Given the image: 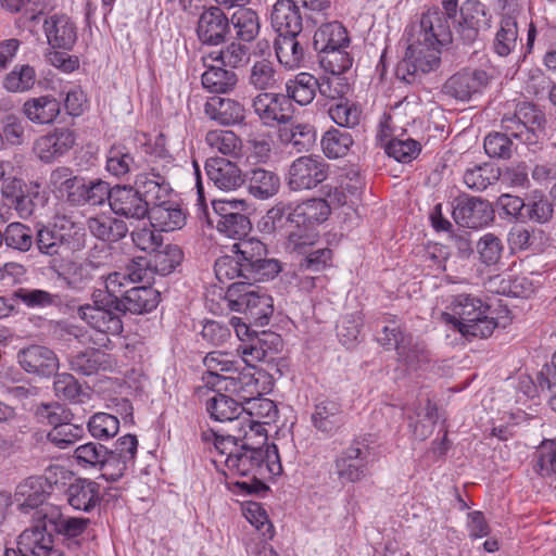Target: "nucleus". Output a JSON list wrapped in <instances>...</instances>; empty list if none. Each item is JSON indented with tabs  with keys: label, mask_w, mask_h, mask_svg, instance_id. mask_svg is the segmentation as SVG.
<instances>
[{
	"label": "nucleus",
	"mask_w": 556,
	"mask_h": 556,
	"mask_svg": "<svg viewBox=\"0 0 556 556\" xmlns=\"http://www.w3.org/2000/svg\"><path fill=\"white\" fill-rule=\"evenodd\" d=\"M534 470L542 477H556V442L548 441L542 444L536 452Z\"/></svg>",
	"instance_id": "64"
},
{
	"label": "nucleus",
	"mask_w": 556,
	"mask_h": 556,
	"mask_svg": "<svg viewBox=\"0 0 556 556\" xmlns=\"http://www.w3.org/2000/svg\"><path fill=\"white\" fill-rule=\"evenodd\" d=\"M441 48L415 39L408 45L404 58L397 63L396 77L407 84L415 83L419 74H427L439 68Z\"/></svg>",
	"instance_id": "7"
},
{
	"label": "nucleus",
	"mask_w": 556,
	"mask_h": 556,
	"mask_svg": "<svg viewBox=\"0 0 556 556\" xmlns=\"http://www.w3.org/2000/svg\"><path fill=\"white\" fill-rule=\"evenodd\" d=\"M298 0H277L270 13V23L278 35H300L303 16Z\"/></svg>",
	"instance_id": "25"
},
{
	"label": "nucleus",
	"mask_w": 556,
	"mask_h": 556,
	"mask_svg": "<svg viewBox=\"0 0 556 556\" xmlns=\"http://www.w3.org/2000/svg\"><path fill=\"white\" fill-rule=\"evenodd\" d=\"M105 168L110 175L123 179L131 173L143 169V163L129 147L115 143L106 153Z\"/></svg>",
	"instance_id": "27"
},
{
	"label": "nucleus",
	"mask_w": 556,
	"mask_h": 556,
	"mask_svg": "<svg viewBox=\"0 0 556 556\" xmlns=\"http://www.w3.org/2000/svg\"><path fill=\"white\" fill-rule=\"evenodd\" d=\"M363 318L359 313L346 314L337 326V334L340 342L348 349L353 348L359 341Z\"/></svg>",
	"instance_id": "63"
},
{
	"label": "nucleus",
	"mask_w": 556,
	"mask_h": 556,
	"mask_svg": "<svg viewBox=\"0 0 556 556\" xmlns=\"http://www.w3.org/2000/svg\"><path fill=\"white\" fill-rule=\"evenodd\" d=\"M205 115L223 126L241 124L245 118L243 105L229 98L213 97L204 105Z\"/></svg>",
	"instance_id": "29"
},
{
	"label": "nucleus",
	"mask_w": 556,
	"mask_h": 556,
	"mask_svg": "<svg viewBox=\"0 0 556 556\" xmlns=\"http://www.w3.org/2000/svg\"><path fill=\"white\" fill-rule=\"evenodd\" d=\"M76 142L74 130L60 127L40 136L34 142L33 150L43 163H51L65 155Z\"/></svg>",
	"instance_id": "19"
},
{
	"label": "nucleus",
	"mask_w": 556,
	"mask_h": 556,
	"mask_svg": "<svg viewBox=\"0 0 556 556\" xmlns=\"http://www.w3.org/2000/svg\"><path fill=\"white\" fill-rule=\"evenodd\" d=\"M47 481L40 476H30L22 480L12 495V504L18 511L29 514L34 510L33 519L37 518V511L49 506Z\"/></svg>",
	"instance_id": "16"
},
{
	"label": "nucleus",
	"mask_w": 556,
	"mask_h": 556,
	"mask_svg": "<svg viewBox=\"0 0 556 556\" xmlns=\"http://www.w3.org/2000/svg\"><path fill=\"white\" fill-rule=\"evenodd\" d=\"M202 439L213 442L216 456L213 463L224 464L232 476L248 477V481H237L235 484L245 494L258 493L267 489L263 480L269 476L282 472L278 448L275 444L267 445L266 450L248 448L249 445H239L235 434H219L215 430H206Z\"/></svg>",
	"instance_id": "1"
},
{
	"label": "nucleus",
	"mask_w": 556,
	"mask_h": 556,
	"mask_svg": "<svg viewBox=\"0 0 556 556\" xmlns=\"http://www.w3.org/2000/svg\"><path fill=\"white\" fill-rule=\"evenodd\" d=\"M252 108L262 124L267 127L286 125L292 118V104L282 93L261 92L253 99Z\"/></svg>",
	"instance_id": "14"
},
{
	"label": "nucleus",
	"mask_w": 556,
	"mask_h": 556,
	"mask_svg": "<svg viewBox=\"0 0 556 556\" xmlns=\"http://www.w3.org/2000/svg\"><path fill=\"white\" fill-rule=\"evenodd\" d=\"M35 415L39 422L55 428L65 421H72L73 413L59 402L41 403L37 406Z\"/></svg>",
	"instance_id": "62"
},
{
	"label": "nucleus",
	"mask_w": 556,
	"mask_h": 556,
	"mask_svg": "<svg viewBox=\"0 0 556 556\" xmlns=\"http://www.w3.org/2000/svg\"><path fill=\"white\" fill-rule=\"evenodd\" d=\"M233 255L215 261L214 271L220 283L238 278L237 282H261L274 279L281 270L277 260L267 257L265 244L249 238L232 245Z\"/></svg>",
	"instance_id": "2"
},
{
	"label": "nucleus",
	"mask_w": 556,
	"mask_h": 556,
	"mask_svg": "<svg viewBox=\"0 0 556 556\" xmlns=\"http://www.w3.org/2000/svg\"><path fill=\"white\" fill-rule=\"evenodd\" d=\"M160 302V292L152 287H131L123 294L119 307L123 315L126 312L131 314H144L156 308Z\"/></svg>",
	"instance_id": "32"
},
{
	"label": "nucleus",
	"mask_w": 556,
	"mask_h": 556,
	"mask_svg": "<svg viewBox=\"0 0 556 556\" xmlns=\"http://www.w3.org/2000/svg\"><path fill=\"white\" fill-rule=\"evenodd\" d=\"M367 438L356 437L334 458V471L338 478L348 483H357L368 476Z\"/></svg>",
	"instance_id": "10"
},
{
	"label": "nucleus",
	"mask_w": 556,
	"mask_h": 556,
	"mask_svg": "<svg viewBox=\"0 0 556 556\" xmlns=\"http://www.w3.org/2000/svg\"><path fill=\"white\" fill-rule=\"evenodd\" d=\"M311 422L316 431L327 437L334 435L345 422L342 404L337 399H316Z\"/></svg>",
	"instance_id": "20"
},
{
	"label": "nucleus",
	"mask_w": 556,
	"mask_h": 556,
	"mask_svg": "<svg viewBox=\"0 0 556 556\" xmlns=\"http://www.w3.org/2000/svg\"><path fill=\"white\" fill-rule=\"evenodd\" d=\"M207 59L219 62L224 66L236 68L248 63L250 51L245 45L232 41L219 51L211 52L206 58H203L204 64Z\"/></svg>",
	"instance_id": "53"
},
{
	"label": "nucleus",
	"mask_w": 556,
	"mask_h": 556,
	"mask_svg": "<svg viewBox=\"0 0 556 556\" xmlns=\"http://www.w3.org/2000/svg\"><path fill=\"white\" fill-rule=\"evenodd\" d=\"M448 308L451 312L443 313L442 319L467 340L485 339L497 327L495 317L490 315V305L477 295L469 293L453 295Z\"/></svg>",
	"instance_id": "3"
},
{
	"label": "nucleus",
	"mask_w": 556,
	"mask_h": 556,
	"mask_svg": "<svg viewBox=\"0 0 556 556\" xmlns=\"http://www.w3.org/2000/svg\"><path fill=\"white\" fill-rule=\"evenodd\" d=\"M518 40V25L516 17L509 14L502 16L498 29L493 40V50L500 56L510 54Z\"/></svg>",
	"instance_id": "45"
},
{
	"label": "nucleus",
	"mask_w": 556,
	"mask_h": 556,
	"mask_svg": "<svg viewBox=\"0 0 556 556\" xmlns=\"http://www.w3.org/2000/svg\"><path fill=\"white\" fill-rule=\"evenodd\" d=\"M119 420L108 413H97L88 421V431L97 440H109L117 434Z\"/></svg>",
	"instance_id": "60"
},
{
	"label": "nucleus",
	"mask_w": 556,
	"mask_h": 556,
	"mask_svg": "<svg viewBox=\"0 0 556 556\" xmlns=\"http://www.w3.org/2000/svg\"><path fill=\"white\" fill-rule=\"evenodd\" d=\"M501 177V169L495 164L483 163L467 168L464 173V184L473 191H484L489 186L494 185Z\"/></svg>",
	"instance_id": "46"
},
{
	"label": "nucleus",
	"mask_w": 556,
	"mask_h": 556,
	"mask_svg": "<svg viewBox=\"0 0 556 556\" xmlns=\"http://www.w3.org/2000/svg\"><path fill=\"white\" fill-rule=\"evenodd\" d=\"M279 140L283 144H291L296 152L308 151L316 141V130L309 124H293L290 127H281L278 132Z\"/></svg>",
	"instance_id": "44"
},
{
	"label": "nucleus",
	"mask_w": 556,
	"mask_h": 556,
	"mask_svg": "<svg viewBox=\"0 0 556 556\" xmlns=\"http://www.w3.org/2000/svg\"><path fill=\"white\" fill-rule=\"evenodd\" d=\"M230 22L219 7H208L200 14L197 24V37L202 45L218 46L229 34Z\"/></svg>",
	"instance_id": "18"
},
{
	"label": "nucleus",
	"mask_w": 556,
	"mask_h": 556,
	"mask_svg": "<svg viewBox=\"0 0 556 556\" xmlns=\"http://www.w3.org/2000/svg\"><path fill=\"white\" fill-rule=\"evenodd\" d=\"M184 252L177 244H163L151 255L149 265L162 276L168 275L180 265Z\"/></svg>",
	"instance_id": "51"
},
{
	"label": "nucleus",
	"mask_w": 556,
	"mask_h": 556,
	"mask_svg": "<svg viewBox=\"0 0 556 556\" xmlns=\"http://www.w3.org/2000/svg\"><path fill=\"white\" fill-rule=\"evenodd\" d=\"M108 364V355L97 349L78 352L70 359L71 369L85 376H91L100 369H105Z\"/></svg>",
	"instance_id": "48"
},
{
	"label": "nucleus",
	"mask_w": 556,
	"mask_h": 556,
	"mask_svg": "<svg viewBox=\"0 0 556 556\" xmlns=\"http://www.w3.org/2000/svg\"><path fill=\"white\" fill-rule=\"evenodd\" d=\"M42 28L48 45L54 50L70 51L77 40L76 24L64 13L48 16Z\"/></svg>",
	"instance_id": "22"
},
{
	"label": "nucleus",
	"mask_w": 556,
	"mask_h": 556,
	"mask_svg": "<svg viewBox=\"0 0 556 556\" xmlns=\"http://www.w3.org/2000/svg\"><path fill=\"white\" fill-rule=\"evenodd\" d=\"M143 273L141 269L131 270L128 268L127 273L114 271L106 276L104 281L105 290L97 289L100 291L102 298L108 301L114 300V304L119 305L123 294L130 283L142 281Z\"/></svg>",
	"instance_id": "40"
},
{
	"label": "nucleus",
	"mask_w": 556,
	"mask_h": 556,
	"mask_svg": "<svg viewBox=\"0 0 556 556\" xmlns=\"http://www.w3.org/2000/svg\"><path fill=\"white\" fill-rule=\"evenodd\" d=\"M254 283H230L226 289L225 301L231 311L244 314L247 319L263 327L268 324L273 315L274 301L269 294Z\"/></svg>",
	"instance_id": "5"
},
{
	"label": "nucleus",
	"mask_w": 556,
	"mask_h": 556,
	"mask_svg": "<svg viewBox=\"0 0 556 556\" xmlns=\"http://www.w3.org/2000/svg\"><path fill=\"white\" fill-rule=\"evenodd\" d=\"M68 504L76 510L91 511L101 502V486L90 479H76L67 490Z\"/></svg>",
	"instance_id": "28"
},
{
	"label": "nucleus",
	"mask_w": 556,
	"mask_h": 556,
	"mask_svg": "<svg viewBox=\"0 0 556 556\" xmlns=\"http://www.w3.org/2000/svg\"><path fill=\"white\" fill-rule=\"evenodd\" d=\"M64 250L70 252L81 251L86 247V231L84 227L65 215H56L51 224Z\"/></svg>",
	"instance_id": "35"
},
{
	"label": "nucleus",
	"mask_w": 556,
	"mask_h": 556,
	"mask_svg": "<svg viewBox=\"0 0 556 556\" xmlns=\"http://www.w3.org/2000/svg\"><path fill=\"white\" fill-rule=\"evenodd\" d=\"M399 361L403 362L407 367L417 369L422 364L430 361L429 352L421 343L414 342L413 337L409 336L404 344H401L396 350Z\"/></svg>",
	"instance_id": "61"
},
{
	"label": "nucleus",
	"mask_w": 556,
	"mask_h": 556,
	"mask_svg": "<svg viewBox=\"0 0 556 556\" xmlns=\"http://www.w3.org/2000/svg\"><path fill=\"white\" fill-rule=\"evenodd\" d=\"M251 368L243 370H235L232 375H229V382L226 386V392L237 395V400L243 405L252 397L262 395L263 389L260 387V378L255 376V372Z\"/></svg>",
	"instance_id": "37"
},
{
	"label": "nucleus",
	"mask_w": 556,
	"mask_h": 556,
	"mask_svg": "<svg viewBox=\"0 0 556 556\" xmlns=\"http://www.w3.org/2000/svg\"><path fill=\"white\" fill-rule=\"evenodd\" d=\"M37 80L36 71L28 64H17L2 80L3 88L13 93H23L33 89Z\"/></svg>",
	"instance_id": "49"
},
{
	"label": "nucleus",
	"mask_w": 556,
	"mask_h": 556,
	"mask_svg": "<svg viewBox=\"0 0 556 556\" xmlns=\"http://www.w3.org/2000/svg\"><path fill=\"white\" fill-rule=\"evenodd\" d=\"M330 207L326 199L312 198L288 205L289 233L286 249L290 253H305L318 238L316 227L328 219Z\"/></svg>",
	"instance_id": "4"
},
{
	"label": "nucleus",
	"mask_w": 556,
	"mask_h": 556,
	"mask_svg": "<svg viewBox=\"0 0 556 556\" xmlns=\"http://www.w3.org/2000/svg\"><path fill=\"white\" fill-rule=\"evenodd\" d=\"M208 180L219 190L233 191L245 184L240 167L225 157H210L205 162Z\"/></svg>",
	"instance_id": "24"
},
{
	"label": "nucleus",
	"mask_w": 556,
	"mask_h": 556,
	"mask_svg": "<svg viewBox=\"0 0 556 556\" xmlns=\"http://www.w3.org/2000/svg\"><path fill=\"white\" fill-rule=\"evenodd\" d=\"M489 84L485 71H463L452 75L443 85V92L459 101H468Z\"/></svg>",
	"instance_id": "21"
},
{
	"label": "nucleus",
	"mask_w": 556,
	"mask_h": 556,
	"mask_svg": "<svg viewBox=\"0 0 556 556\" xmlns=\"http://www.w3.org/2000/svg\"><path fill=\"white\" fill-rule=\"evenodd\" d=\"M111 211L128 220H142L150 213V207L141 193L130 185H115L109 198Z\"/></svg>",
	"instance_id": "13"
},
{
	"label": "nucleus",
	"mask_w": 556,
	"mask_h": 556,
	"mask_svg": "<svg viewBox=\"0 0 556 556\" xmlns=\"http://www.w3.org/2000/svg\"><path fill=\"white\" fill-rule=\"evenodd\" d=\"M319 27L314 34L313 45L316 51H327L350 46L346 28L338 21L318 22Z\"/></svg>",
	"instance_id": "33"
},
{
	"label": "nucleus",
	"mask_w": 556,
	"mask_h": 556,
	"mask_svg": "<svg viewBox=\"0 0 556 556\" xmlns=\"http://www.w3.org/2000/svg\"><path fill=\"white\" fill-rule=\"evenodd\" d=\"M280 74L270 60L255 61L249 70L248 83L254 89L266 92L279 86Z\"/></svg>",
	"instance_id": "42"
},
{
	"label": "nucleus",
	"mask_w": 556,
	"mask_h": 556,
	"mask_svg": "<svg viewBox=\"0 0 556 556\" xmlns=\"http://www.w3.org/2000/svg\"><path fill=\"white\" fill-rule=\"evenodd\" d=\"M353 142L350 132L330 128L324 134L320 144L328 159H339L348 154Z\"/></svg>",
	"instance_id": "52"
},
{
	"label": "nucleus",
	"mask_w": 556,
	"mask_h": 556,
	"mask_svg": "<svg viewBox=\"0 0 556 556\" xmlns=\"http://www.w3.org/2000/svg\"><path fill=\"white\" fill-rule=\"evenodd\" d=\"M3 236L5 245L20 252H28L34 245L33 229L20 222L9 224L3 231Z\"/></svg>",
	"instance_id": "55"
},
{
	"label": "nucleus",
	"mask_w": 556,
	"mask_h": 556,
	"mask_svg": "<svg viewBox=\"0 0 556 556\" xmlns=\"http://www.w3.org/2000/svg\"><path fill=\"white\" fill-rule=\"evenodd\" d=\"M416 38L441 49L452 43L453 34L447 16L438 9L424 13L420 17Z\"/></svg>",
	"instance_id": "23"
},
{
	"label": "nucleus",
	"mask_w": 556,
	"mask_h": 556,
	"mask_svg": "<svg viewBox=\"0 0 556 556\" xmlns=\"http://www.w3.org/2000/svg\"><path fill=\"white\" fill-rule=\"evenodd\" d=\"M318 78L314 75L302 72L286 83L285 97L289 98V102L294 101L300 105L309 104L317 92Z\"/></svg>",
	"instance_id": "39"
},
{
	"label": "nucleus",
	"mask_w": 556,
	"mask_h": 556,
	"mask_svg": "<svg viewBox=\"0 0 556 556\" xmlns=\"http://www.w3.org/2000/svg\"><path fill=\"white\" fill-rule=\"evenodd\" d=\"M296 37L290 34L278 35L274 43L279 63L288 70L300 67L304 60V49Z\"/></svg>",
	"instance_id": "43"
},
{
	"label": "nucleus",
	"mask_w": 556,
	"mask_h": 556,
	"mask_svg": "<svg viewBox=\"0 0 556 556\" xmlns=\"http://www.w3.org/2000/svg\"><path fill=\"white\" fill-rule=\"evenodd\" d=\"M453 218L462 227L478 229L493 220L494 211L488 200L466 195L456 200Z\"/></svg>",
	"instance_id": "15"
},
{
	"label": "nucleus",
	"mask_w": 556,
	"mask_h": 556,
	"mask_svg": "<svg viewBox=\"0 0 556 556\" xmlns=\"http://www.w3.org/2000/svg\"><path fill=\"white\" fill-rule=\"evenodd\" d=\"M251 227L249 217L241 212L216 220L217 231L227 238L238 240V242L247 240L245 237Z\"/></svg>",
	"instance_id": "56"
},
{
	"label": "nucleus",
	"mask_w": 556,
	"mask_h": 556,
	"mask_svg": "<svg viewBox=\"0 0 556 556\" xmlns=\"http://www.w3.org/2000/svg\"><path fill=\"white\" fill-rule=\"evenodd\" d=\"M39 513L46 519L52 533L60 536L62 544L70 552L75 553L80 548L84 534L90 523L88 518L64 516L55 506H47Z\"/></svg>",
	"instance_id": "11"
},
{
	"label": "nucleus",
	"mask_w": 556,
	"mask_h": 556,
	"mask_svg": "<svg viewBox=\"0 0 556 556\" xmlns=\"http://www.w3.org/2000/svg\"><path fill=\"white\" fill-rule=\"evenodd\" d=\"M134 186L146 200L148 207L166 201L172 192L166 178L153 168L149 172L137 173Z\"/></svg>",
	"instance_id": "26"
},
{
	"label": "nucleus",
	"mask_w": 556,
	"mask_h": 556,
	"mask_svg": "<svg viewBox=\"0 0 556 556\" xmlns=\"http://www.w3.org/2000/svg\"><path fill=\"white\" fill-rule=\"evenodd\" d=\"M553 212L552 202L541 191H533L526 199L525 222L545 224L552 218Z\"/></svg>",
	"instance_id": "54"
},
{
	"label": "nucleus",
	"mask_w": 556,
	"mask_h": 556,
	"mask_svg": "<svg viewBox=\"0 0 556 556\" xmlns=\"http://www.w3.org/2000/svg\"><path fill=\"white\" fill-rule=\"evenodd\" d=\"M206 410L212 419L233 424L236 428L238 422L242 420L241 415L244 413V405L229 395L216 393L206 401Z\"/></svg>",
	"instance_id": "36"
},
{
	"label": "nucleus",
	"mask_w": 556,
	"mask_h": 556,
	"mask_svg": "<svg viewBox=\"0 0 556 556\" xmlns=\"http://www.w3.org/2000/svg\"><path fill=\"white\" fill-rule=\"evenodd\" d=\"M459 14L455 31L464 45H473L481 33L491 28L492 15L488 8L478 0H466L459 9Z\"/></svg>",
	"instance_id": "12"
},
{
	"label": "nucleus",
	"mask_w": 556,
	"mask_h": 556,
	"mask_svg": "<svg viewBox=\"0 0 556 556\" xmlns=\"http://www.w3.org/2000/svg\"><path fill=\"white\" fill-rule=\"evenodd\" d=\"M513 139L515 138L503 129L502 131L490 132L484 138V151L490 157L508 160L515 149Z\"/></svg>",
	"instance_id": "57"
},
{
	"label": "nucleus",
	"mask_w": 556,
	"mask_h": 556,
	"mask_svg": "<svg viewBox=\"0 0 556 556\" xmlns=\"http://www.w3.org/2000/svg\"><path fill=\"white\" fill-rule=\"evenodd\" d=\"M205 143L211 150L227 156L238 157L242 142L232 130L215 129L207 131Z\"/></svg>",
	"instance_id": "50"
},
{
	"label": "nucleus",
	"mask_w": 556,
	"mask_h": 556,
	"mask_svg": "<svg viewBox=\"0 0 556 556\" xmlns=\"http://www.w3.org/2000/svg\"><path fill=\"white\" fill-rule=\"evenodd\" d=\"M61 112L60 102L51 94L27 99L22 106L23 115L35 125H50Z\"/></svg>",
	"instance_id": "31"
},
{
	"label": "nucleus",
	"mask_w": 556,
	"mask_h": 556,
	"mask_svg": "<svg viewBox=\"0 0 556 556\" xmlns=\"http://www.w3.org/2000/svg\"><path fill=\"white\" fill-rule=\"evenodd\" d=\"M251 195L260 200L274 197L280 188V178L273 172L263 167H255L243 174Z\"/></svg>",
	"instance_id": "34"
},
{
	"label": "nucleus",
	"mask_w": 556,
	"mask_h": 556,
	"mask_svg": "<svg viewBox=\"0 0 556 556\" xmlns=\"http://www.w3.org/2000/svg\"><path fill=\"white\" fill-rule=\"evenodd\" d=\"M329 175V164L315 154L293 160L286 174V185L291 191H308L323 184Z\"/></svg>",
	"instance_id": "9"
},
{
	"label": "nucleus",
	"mask_w": 556,
	"mask_h": 556,
	"mask_svg": "<svg viewBox=\"0 0 556 556\" xmlns=\"http://www.w3.org/2000/svg\"><path fill=\"white\" fill-rule=\"evenodd\" d=\"M229 22L237 31V37L241 41L251 42L260 33L261 24L257 13L249 8L239 7Z\"/></svg>",
	"instance_id": "47"
},
{
	"label": "nucleus",
	"mask_w": 556,
	"mask_h": 556,
	"mask_svg": "<svg viewBox=\"0 0 556 556\" xmlns=\"http://www.w3.org/2000/svg\"><path fill=\"white\" fill-rule=\"evenodd\" d=\"M349 47H342L339 49H331L327 51H318L320 53V64L326 72L331 75L343 74L351 68L353 59L348 52Z\"/></svg>",
	"instance_id": "59"
},
{
	"label": "nucleus",
	"mask_w": 556,
	"mask_h": 556,
	"mask_svg": "<svg viewBox=\"0 0 556 556\" xmlns=\"http://www.w3.org/2000/svg\"><path fill=\"white\" fill-rule=\"evenodd\" d=\"M92 304L80 305L77 315L91 328L102 333L117 336L123 332L122 308L114 304V300L102 298L100 291H93Z\"/></svg>",
	"instance_id": "8"
},
{
	"label": "nucleus",
	"mask_w": 556,
	"mask_h": 556,
	"mask_svg": "<svg viewBox=\"0 0 556 556\" xmlns=\"http://www.w3.org/2000/svg\"><path fill=\"white\" fill-rule=\"evenodd\" d=\"M207 68L201 75L202 86L211 93L231 92L238 84V75L222 66L206 65Z\"/></svg>",
	"instance_id": "41"
},
{
	"label": "nucleus",
	"mask_w": 556,
	"mask_h": 556,
	"mask_svg": "<svg viewBox=\"0 0 556 556\" xmlns=\"http://www.w3.org/2000/svg\"><path fill=\"white\" fill-rule=\"evenodd\" d=\"M90 233L103 242H118L124 239L129 229L127 224L112 216H96L87 219Z\"/></svg>",
	"instance_id": "38"
},
{
	"label": "nucleus",
	"mask_w": 556,
	"mask_h": 556,
	"mask_svg": "<svg viewBox=\"0 0 556 556\" xmlns=\"http://www.w3.org/2000/svg\"><path fill=\"white\" fill-rule=\"evenodd\" d=\"M546 116L535 104L518 102L513 112H505L501 128L528 147L539 144L545 137Z\"/></svg>",
	"instance_id": "6"
},
{
	"label": "nucleus",
	"mask_w": 556,
	"mask_h": 556,
	"mask_svg": "<svg viewBox=\"0 0 556 556\" xmlns=\"http://www.w3.org/2000/svg\"><path fill=\"white\" fill-rule=\"evenodd\" d=\"M83 435L84 428L81 426L75 425L72 421H65L52 428L47 434V440L55 447L65 450L75 444Z\"/></svg>",
	"instance_id": "58"
},
{
	"label": "nucleus",
	"mask_w": 556,
	"mask_h": 556,
	"mask_svg": "<svg viewBox=\"0 0 556 556\" xmlns=\"http://www.w3.org/2000/svg\"><path fill=\"white\" fill-rule=\"evenodd\" d=\"M24 371L40 378H49L59 369V358L53 350L40 344L21 349L16 355Z\"/></svg>",
	"instance_id": "17"
},
{
	"label": "nucleus",
	"mask_w": 556,
	"mask_h": 556,
	"mask_svg": "<svg viewBox=\"0 0 556 556\" xmlns=\"http://www.w3.org/2000/svg\"><path fill=\"white\" fill-rule=\"evenodd\" d=\"M152 227L160 231H175L181 229L187 219V214L176 201L166 200L155 206L150 207L147 216Z\"/></svg>",
	"instance_id": "30"
}]
</instances>
